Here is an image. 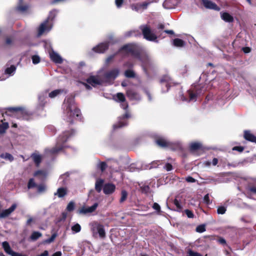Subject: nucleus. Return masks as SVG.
Listing matches in <instances>:
<instances>
[{"mask_svg": "<svg viewBox=\"0 0 256 256\" xmlns=\"http://www.w3.org/2000/svg\"><path fill=\"white\" fill-rule=\"evenodd\" d=\"M172 44L176 47H183L185 45V42L182 40L177 38L173 40Z\"/></svg>", "mask_w": 256, "mask_h": 256, "instance_id": "nucleus-31", "label": "nucleus"}, {"mask_svg": "<svg viewBox=\"0 0 256 256\" xmlns=\"http://www.w3.org/2000/svg\"><path fill=\"white\" fill-rule=\"evenodd\" d=\"M202 146L201 142H196L190 144V148L192 152L196 151L202 148Z\"/></svg>", "mask_w": 256, "mask_h": 256, "instance_id": "nucleus-24", "label": "nucleus"}, {"mask_svg": "<svg viewBox=\"0 0 256 256\" xmlns=\"http://www.w3.org/2000/svg\"><path fill=\"white\" fill-rule=\"evenodd\" d=\"M47 174L44 170H38L34 174V176L38 178L40 180H44Z\"/></svg>", "mask_w": 256, "mask_h": 256, "instance_id": "nucleus-26", "label": "nucleus"}, {"mask_svg": "<svg viewBox=\"0 0 256 256\" xmlns=\"http://www.w3.org/2000/svg\"><path fill=\"white\" fill-rule=\"evenodd\" d=\"M111 40L112 38H110V40ZM110 42V41L102 42L96 46L92 48V50L98 53H103L108 48Z\"/></svg>", "mask_w": 256, "mask_h": 256, "instance_id": "nucleus-10", "label": "nucleus"}, {"mask_svg": "<svg viewBox=\"0 0 256 256\" xmlns=\"http://www.w3.org/2000/svg\"><path fill=\"white\" fill-rule=\"evenodd\" d=\"M47 96V92H41L39 96H38V102L39 104L41 106H44L46 100L45 99L46 98Z\"/></svg>", "mask_w": 256, "mask_h": 256, "instance_id": "nucleus-25", "label": "nucleus"}, {"mask_svg": "<svg viewBox=\"0 0 256 256\" xmlns=\"http://www.w3.org/2000/svg\"><path fill=\"white\" fill-rule=\"evenodd\" d=\"M71 228L74 234L79 232L81 230V226L78 223L72 226Z\"/></svg>", "mask_w": 256, "mask_h": 256, "instance_id": "nucleus-37", "label": "nucleus"}, {"mask_svg": "<svg viewBox=\"0 0 256 256\" xmlns=\"http://www.w3.org/2000/svg\"><path fill=\"white\" fill-rule=\"evenodd\" d=\"M124 2V0H115V4L118 8H120Z\"/></svg>", "mask_w": 256, "mask_h": 256, "instance_id": "nucleus-53", "label": "nucleus"}, {"mask_svg": "<svg viewBox=\"0 0 256 256\" xmlns=\"http://www.w3.org/2000/svg\"><path fill=\"white\" fill-rule=\"evenodd\" d=\"M185 213L186 214L187 216L189 218H194V214L192 212V211L188 210H185Z\"/></svg>", "mask_w": 256, "mask_h": 256, "instance_id": "nucleus-52", "label": "nucleus"}, {"mask_svg": "<svg viewBox=\"0 0 256 256\" xmlns=\"http://www.w3.org/2000/svg\"><path fill=\"white\" fill-rule=\"evenodd\" d=\"M186 180L187 182L192 183L196 181V180L194 178L190 176L186 178Z\"/></svg>", "mask_w": 256, "mask_h": 256, "instance_id": "nucleus-54", "label": "nucleus"}, {"mask_svg": "<svg viewBox=\"0 0 256 256\" xmlns=\"http://www.w3.org/2000/svg\"><path fill=\"white\" fill-rule=\"evenodd\" d=\"M125 76L128 78H134V73L132 70H127L124 72Z\"/></svg>", "mask_w": 256, "mask_h": 256, "instance_id": "nucleus-43", "label": "nucleus"}, {"mask_svg": "<svg viewBox=\"0 0 256 256\" xmlns=\"http://www.w3.org/2000/svg\"><path fill=\"white\" fill-rule=\"evenodd\" d=\"M94 230L96 229L99 234V236L101 238H104L106 236L105 230L102 225L98 224V223H94L93 224Z\"/></svg>", "mask_w": 256, "mask_h": 256, "instance_id": "nucleus-18", "label": "nucleus"}, {"mask_svg": "<svg viewBox=\"0 0 256 256\" xmlns=\"http://www.w3.org/2000/svg\"><path fill=\"white\" fill-rule=\"evenodd\" d=\"M140 28L144 38L150 41H155L156 40V36L151 30L150 26L147 25H143L141 26Z\"/></svg>", "mask_w": 256, "mask_h": 256, "instance_id": "nucleus-7", "label": "nucleus"}, {"mask_svg": "<svg viewBox=\"0 0 256 256\" xmlns=\"http://www.w3.org/2000/svg\"><path fill=\"white\" fill-rule=\"evenodd\" d=\"M156 143L159 146L162 148H170L176 150L180 148V144L179 142L173 144L165 138H160L156 141Z\"/></svg>", "mask_w": 256, "mask_h": 256, "instance_id": "nucleus-8", "label": "nucleus"}, {"mask_svg": "<svg viewBox=\"0 0 256 256\" xmlns=\"http://www.w3.org/2000/svg\"><path fill=\"white\" fill-rule=\"evenodd\" d=\"M52 256H62L61 252H54Z\"/></svg>", "mask_w": 256, "mask_h": 256, "instance_id": "nucleus-63", "label": "nucleus"}, {"mask_svg": "<svg viewBox=\"0 0 256 256\" xmlns=\"http://www.w3.org/2000/svg\"><path fill=\"white\" fill-rule=\"evenodd\" d=\"M249 190L250 192L256 194V187L252 186L249 188Z\"/></svg>", "mask_w": 256, "mask_h": 256, "instance_id": "nucleus-60", "label": "nucleus"}, {"mask_svg": "<svg viewBox=\"0 0 256 256\" xmlns=\"http://www.w3.org/2000/svg\"><path fill=\"white\" fill-rule=\"evenodd\" d=\"M206 230L204 225H200L196 228V231L198 232H203Z\"/></svg>", "mask_w": 256, "mask_h": 256, "instance_id": "nucleus-47", "label": "nucleus"}, {"mask_svg": "<svg viewBox=\"0 0 256 256\" xmlns=\"http://www.w3.org/2000/svg\"><path fill=\"white\" fill-rule=\"evenodd\" d=\"M48 250H44L42 254H38L36 256H48Z\"/></svg>", "mask_w": 256, "mask_h": 256, "instance_id": "nucleus-59", "label": "nucleus"}, {"mask_svg": "<svg viewBox=\"0 0 256 256\" xmlns=\"http://www.w3.org/2000/svg\"><path fill=\"white\" fill-rule=\"evenodd\" d=\"M226 210V207L224 206H219L218 207L217 212L218 214H223Z\"/></svg>", "mask_w": 256, "mask_h": 256, "instance_id": "nucleus-40", "label": "nucleus"}, {"mask_svg": "<svg viewBox=\"0 0 256 256\" xmlns=\"http://www.w3.org/2000/svg\"><path fill=\"white\" fill-rule=\"evenodd\" d=\"M22 0H19V4L18 6L17 9L21 12H24L28 8V6L26 5L22 6Z\"/></svg>", "mask_w": 256, "mask_h": 256, "instance_id": "nucleus-36", "label": "nucleus"}, {"mask_svg": "<svg viewBox=\"0 0 256 256\" xmlns=\"http://www.w3.org/2000/svg\"><path fill=\"white\" fill-rule=\"evenodd\" d=\"M42 236V234L40 232H34L30 236V239L32 240H36Z\"/></svg>", "mask_w": 256, "mask_h": 256, "instance_id": "nucleus-38", "label": "nucleus"}, {"mask_svg": "<svg viewBox=\"0 0 256 256\" xmlns=\"http://www.w3.org/2000/svg\"><path fill=\"white\" fill-rule=\"evenodd\" d=\"M36 186V184L35 183L34 178H30V179L28 184V189L34 188Z\"/></svg>", "mask_w": 256, "mask_h": 256, "instance_id": "nucleus-41", "label": "nucleus"}, {"mask_svg": "<svg viewBox=\"0 0 256 256\" xmlns=\"http://www.w3.org/2000/svg\"><path fill=\"white\" fill-rule=\"evenodd\" d=\"M115 190V186L114 184H108L104 186L103 190L105 194H110L112 193Z\"/></svg>", "mask_w": 256, "mask_h": 256, "instance_id": "nucleus-22", "label": "nucleus"}, {"mask_svg": "<svg viewBox=\"0 0 256 256\" xmlns=\"http://www.w3.org/2000/svg\"><path fill=\"white\" fill-rule=\"evenodd\" d=\"M2 246L4 250V252L6 254H8L10 255L12 254L13 250H12L8 242H7L6 241L2 242Z\"/></svg>", "mask_w": 256, "mask_h": 256, "instance_id": "nucleus-30", "label": "nucleus"}, {"mask_svg": "<svg viewBox=\"0 0 256 256\" xmlns=\"http://www.w3.org/2000/svg\"><path fill=\"white\" fill-rule=\"evenodd\" d=\"M32 63L34 64H38L40 62V58L37 56L34 55L32 56Z\"/></svg>", "mask_w": 256, "mask_h": 256, "instance_id": "nucleus-46", "label": "nucleus"}, {"mask_svg": "<svg viewBox=\"0 0 256 256\" xmlns=\"http://www.w3.org/2000/svg\"><path fill=\"white\" fill-rule=\"evenodd\" d=\"M62 108L64 120L70 124H73L76 120L81 119L80 110L77 108L73 96H68L66 98Z\"/></svg>", "mask_w": 256, "mask_h": 256, "instance_id": "nucleus-1", "label": "nucleus"}, {"mask_svg": "<svg viewBox=\"0 0 256 256\" xmlns=\"http://www.w3.org/2000/svg\"><path fill=\"white\" fill-rule=\"evenodd\" d=\"M33 160L37 166H38L42 160V156L40 154H34L32 155Z\"/></svg>", "mask_w": 256, "mask_h": 256, "instance_id": "nucleus-32", "label": "nucleus"}, {"mask_svg": "<svg viewBox=\"0 0 256 256\" xmlns=\"http://www.w3.org/2000/svg\"><path fill=\"white\" fill-rule=\"evenodd\" d=\"M16 204H14L8 209L3 210L0 214V218H5L10 215L16 208Z\"/></svg>", "mask_w": 256, "mask_h": 256, "instance_id": "nucleus-16", "label": "nucleus"}, {"mask_svg": "<svg viewBox=\"0 0 256 256\" xmlns=\"http://www.w3.org/2000/svg\"><path fill=\"white\" fill-rule=\"evenodd\" d=\"M188 96H189V102L193 101L195 102L196 100V97L198 95L200 94L202 92L199 90H196V92H194L192 90H189L188 91Z\"/></svg>", "mask_w": 256, "mask_h": 256, "instance_id": "nucleus-23", "label": "nucleus"}, {"mask_svg": "<svg viewBox=\"0 0 256 256\" xmlns=\"http://www.w3.org/2000/svg\"><path fill=\"white\" fill-rule=\"evenodd\" d=\"M244 138L247 140L256 143V136L249 130H245L244 132Z\"/></svg>", "mask_w": 256, "mask_h": 256, "instance_id": "nucleus-21", "label": "nucleus"}, {"mask_svg": "<svg viewBox=\"0 0 256 256\" xmlns=\"http://www.w3.org/2000/svg\"><path fill=\"white\" fill-rule=\"evenodd\" d=\"M16 70V67L12 65L10 67L6 68L5 73L9 76L13 75L14 74Z\"/></svg>", "mask_w": 256, "mask_h": 256, "instance_id": "nucleus-34", "label": "nucleus"}, {"mask_svg": "<svg viewBox=\"0 0 256 256\" xmlns=\"http://www.w3.org/2000/svg\"><path fill=\"white\" fill-rule=\"evenodd\" d=\"M204 6L208 9L219 11L220 8L214 2L210 0H201Z\"/></svg>", "mask_w": 256, "mask_h": 256, "instance_id": "nucleus-14", "label": "nucleus"}, {"mask_svg": "<svg viewBox=\"0 0 256 256\" xmlns=\"http://www.w3.org/2000/svg\"><path fill=\"white\" fill-rule=\"evenodd\" d=\"M114 98L116 101L121 102L120 106L123 109L126 110L128 108V104L125 102V97L122 93H118Z\"/></svg>", "mask_w": 256, "mask_h": 256, "instance_id": "nucleus-11", "label": "nucleus"}, {"mask_svg": "<svg viewBox=\"0 0 256 256\" xmlns=\"http://www.w3.org/2000/svg\"><path fill=\"white\" fill-rule=\"evenodd\" d=\"M98 206V203H94L92 206L89 207H82L78 210V213L79 214H86L89 213H92L95 211Z\"/></svg>", "mask_w": 256, "mask_h": 256, "instance_id": "nucleus-13", "label": "nucleus"}, {"mask_svg": "<svg viewBox=\"0 0 256 256\" xmlns=\"http://www.w3.org/2000/svg\"><path fill=\"white\" fill-rule=\"evenodd\" d=\"M56 236L57 235L56 234H55V233L53 234L52 235L51 237L50 238L44 241V242L46 243V244H50V243L52 242L55 240L56 238Z\"/></svg>", "mask_w": 256, "mask_h": 256, "instance_id": "nucleus-42", "label": "nucleus"}, {"mask_svg": "<svg viewBox=\"0 0 256 256\" xmlns=\"http://www.w3.org/2000/svg\"><path fill=\"white\" fill-rule=\"evenodd\" d=\"M120 70L114 68L106 72L103 78L100 76H93L87 79V82L93 86L102 84L104 82L111 84L118 76Z\"/></svg>", "mask_w": 256, "mask_h": 256, "instance_id": "nucleus-2", "label": "nucleus"}, {"mask_svg": "<svg viewBox=\"0 0 256 256\" xmlns=\"http://www.w3.org/2000/svg\"><path fill=\"white\" fill-rule=\"evenodd\" d=\"M176 4L175 0H165L163 3V6L166 8H172Z\"/></svg>", "mask_w": 256, "mask_h": 256, "instance_id": "nucleus-29", "label": "nucleus"}, {"mask_svg": "<svg viewBox=\"0 0 256 256\" xmlns=\"http://www.w3.org/2000/svg\"><path fill=\"white\" fill-rule=\"evenodd\" d=\"M164 168L166 169L167 171H170L172 170V166L170 164L168 163L165 165Z\"/></svg>", "mask_w": 256, "mask_h": 256, "instance_id": "nucleus-55", "label": "nucleus"}, {"mask_svg": "<svg viewBox=\"0 0 256 256\" xmlns=\"http://www.w3.org/2000/svg\"><path fill=\"white\" fill-rule=\"evenodd\" d=\"M98 168H100L102 172H103L106 167V164L104 162H100L98 165Z\"/></svg>", "mask_w": 256, "mask_h": 256, "instance_id": "nucleus-51", "label": "nucleus"}, {"mask_svg": "<svg viewBox=\"0 0 256 256\" xmlns=\"http://www.w3.org/2000/svg\"><path fill=\"white\" fill-rule=\"evenodd\" d=\"M128 196V193L125 190H122L121 194V198L120 200V203L125 201Z\"/></svg>", "mask_w": 256, "mask_h": 256, "instance_id": "nucleus-39", "label": "nucleus"}, {"mask_svg": "<svg viewBox=\"0 0 256 256\" xmlns=\"http://www.w3.org/2000/svg\"><path fill=\"white\" fill-rule=\"evenodd\" d=\"M218 162V160L216 158H214L212 160V164L213 166H216Z\"/></svg>", "mask_w": 256, "mask_h": 256, "instance_id": "nucleus-62", "label": "nucleus"}, {"mask_svg": "<svg viewBox=\"0 0 256 256\" xmlns=\"http://www.w3.org/2000/svg\"><path fill=\"white\" fill-rule=\"evenodd\" d=\"M8 128V123H4L2 125H0V133L2 134L4 133L6 130Z\"/></svg>", "mask_w": 256, "mask_h": 256, "instance_id": "nucleus-45", "label": "nucleus"}, {"mask_svg": "<svg viewBox=\"0 0 256 256\" xmlns=\"http://www.w3.org/2000/svg\"><path fill=\"white\" fill-rule=\"evenodd\" d=\"M160 83L166 88V90H163L164 92H166L168 90L170 84L172 83V80L169 76L166 75L161 78Z\"/></svg>", "mask_w": 256, "mask_h": 256, "instance_id": "nucleus-19", "label": "nucleus"}, {"mask_svg": "<svg viewBox=\"0 0 256 256\" xmlns=\"http://www.w3.org/2000/svg\"><path fill=\"white\" fill-rule=\"evenodd\" d=\"M66 90L64 89L55 90L48 94V96L51 98H54L63 93L66 94Z\"/></svg>", "mask_w": 256, "mask_h": 256, "instance_id": "nucleus-20", "label": "nucleus"}, {"mask_svg": "<svg viewBox=\"0 0 256 256\" xmlns=\"http://www.w3.org/2000/svg\"><path fill=\"white\" fill-rule=\"evenodd\" d=\"M136 46L134 44H128L124 46L120 50V52L128 54H131L142 62V66L144 71L146 68L150 64L151 60L146 54H136Z\"/></svg>", "mask_w": 256, "mask_h": 256, "instance_id": "nucleus-4", "label": "nucleus"}, {"mask_svg": "<svg viewBox=\"0 0 256 256\" xmlns=\"http://www.w3.org/2000/svg\"><path fill=\"white\" fill-rule=\"evenodd\" d=\"M152 208L154 210H158V211H159L160 210V205L156 203V202L154 204Z\"/></svg>", "mask_w": 256, "mask_h": 256, "instance_id": "nucleus-56", "label": "nucleus"}, {"mask_svg": "<svg viewBox=\"0 0 256 256\" xmlns=\"http://www.w3.org/2000/svg\"><path fill=\"white\" fill-rule=\"evenodd\" d=\"M67 190L66 188H58L54 194V196H57L58 198H63L66 194Z\"/></svg>", "mask_w": 256, "mask_h": 256, "instance_id": "nucleus-28", "label": "nucleus"}, {"mask_svg": "<svg viewBox=\"0 0 256 256\" xmlns=\"http://www.w3.org/2000/svg\"><path fill=\"white\" fill-rule=\"evenodd\" d=\"M174 204L176 206L177 210L180 212L182 209V206L179 201L178 200L175 199L174 201Z\"/></svg>", "mask_w": 256, "mask_h": 256, "instance_id": "nucleus-48", "label": "nucleus"}, {"mask_svg": "<svg viewBox=\"0 0 256 256\" xmlns=\"http://www.w3.org/2000/svg\"><path fill=\"white\" fill-rule=\"evenodd\" d=\"M218 242L221 244H226V240L224 238H220L219 240H218Z\"/></svg>", "mask_w": 256, "mask_h": 256, "instance_id": "nucleus-61", "label": "nucleus"}, {"mask_svg": "<svg viewBox=\"0 0 256 256\" xmlns=\"http://www.w3.org/2000/svg\"><path fill=\"white\" fill-rule=\"evenodd\" d=\"M38 190L40 193L44 192L46 190V186L44 184H40L38 186Z\"/></svg>", "mask_w": 256, "mask_h": 256, "instance_id": "nucleus-49", "label": "nucleus"}, {"mask_svg": "<svg viewBox=\"0 0 256 256\" xmlns=\"http://www.w3.org/2000/svg\"><path fill=\"white\" fill-rule=\"evenodd\" d=\"M153 0H150L148 2H144L142 3H137L131 5L130 8L132 10L138 12L143 10H146L148 6L152 2Z\"/></svg>", "mask_w": 256, "mask_h": 256, "instance_id": "nucleus-9", "label": "nucleus"}, {"mask_svg": "<svg viewBox=\"0 0 256 256\" xmlns=\"http://www.w3.org/2000/svg\"><path fill=\"white\" fill-rule=\"evenodd\" d=\"M76 132L74 130L64 131L58 138L55 147L51 149H46V153L54 154L62 151L68 146L65 144L75 135Z\"/></svg>", "mask_w": 256, "mask_h": 256, "instance_id": "nucleus-3", "label": "nucleus"}, {"mask_svg": "<svg viewBox=\"0 0 256 256\" xmlns=\"http://www.w3.org/2000/svg\"><path fill=\"white\" fill-rule=\"evenodd\" d=\"M130 117V114L127 112H126L124 116L119 118L118 123L114 125V128L116 129L117 128H122L126 126L127 124V122L125 118Z\"/></svg>", "mask_w": 256, "mask_h": 256, "instance_id": "nucleus-12", "label": "nucleus"}, {"mask_svg": "<svg viewBox=\"0 0 256 256\" xmlns=\"http://www.w3.org/2000/svg\"><path fill=\"white\" fill-rule=\"evenodd\" d=\"M190 256H202V255L198 252H194L192 250H189L188 252Z\"/></svg>", "mask_w": 256, "mask_h": 256, "instance_id": "nucleus-50", "label": "nucleus"}, {"mask_svg": "<svg viewBox=\"0 0 256 256\" xmlns=\"http://www.w3.org/2000/svg\"><path fill=\"white\" fill-rule=\"evenodd\" d=\"M50 56L52 60L56 64H61L62 62V58L56 52L52 50L49 52Z\"/></svg>", "mask_w": 256, "mask_h": 256, "instance_id": "nucleus-17", "label": "nucleus"}, {"mask_svg": "<svg viewBox=\"0 0 256 256\" xmlns=\"http://www.w3.org/2000/svg\"><path fill=\"white\" fill-rule=\"evenodd\" d=\"M233 150H238L240 152H242L243 151V150H244V148L243 147H242V146H235L233 148H232Z\"/></svg>", "mask_w": 256, "mask_h": 256, "instance_id": "nucleus-57", "label": "nucleus"}, {"mask_svg": "<svg viewBox=\"0 0 256 256\" xmlns=\"http://www.w3.org/2000/svg\"><path fill=\"white\" fill-rule=\"evenodd\" d=\"M56 14L54 10L50 12L48 17L40 26L38 29V36H40L45 32H48L52 27V20Z\"/></svg>", "mask_w": 256, "mask_h": 256, "instance_id": "nucleus-5", "label": "nucleus"}, {"mask_svg": "<svg viewBox=\"0 0 256 256\" xmlns=\"http://www.w3.org/2000/svg\"><path fill=\"white\" fill-rule=\"evenodd\" d=\"M103 183L104 180L102 179L98 180H96L95 184V188L98 192H100L101 191Z\"/></svg>", "mask_w": 256, "mask_h": 256, "instance_id": "nucleus-35", "label": "nucleus"}, {"mask_svg": "<svg viewBox=\"0 0 256 256\" xmlns=\"http://www.w3.org/2000/svg\"><path fill=\"white\" fill-rule=\"evenodd\" d=\"M33 221V218H30L26 221V224L30 225V223Z\"/></svg>", "mask_w": 256, "mask_h": 256, "instance_id": "nucleus-64", "label": "nucleus"}, {"mask_svg": "<svg viewBox=\"0 0 256 256\" xmlns=\"http://www.w3.org/2000/svg\"><path fill=\"white\" fill-rule=\"evenodd\" d=\"M126 95L128 98L132 100H141V96L139 94L132 89L127 90Z\"/></svg>", "mask_w": 256, "mask_h": 256, "instance_id": "nucleus-15", "label": "nucleus"}, {"mask_svg": "<svg viewBox=\"0 0 256 256\" xmlns=\"http://www.w3.org/2000/svg\"><path fill=\"white\" fill-rule=\"evenodd\" d=\"M74 208V203L73 202H70L67 206H66V210L68 212H71L73 210Z\"/></svg>", "mask_w": 256, "mask_h": 256, "instance_id": "nucleus-44", "label": "nucleus"}, {"mask_svg": "<svg viewBox=\"0 0 256 256\" xmlns=\"http://www.w3.org/2000/svg\"><path fill=\"white\" fill-rule=\"evenodd\" d=\"M221 18L224 21L228 22H232L234 20V18L228 12L222 13Z\"/></svg>", "mask_w": 256, "mask_h": 256, "instance_id": "nucleus-27", "label": "nucleus"}, {"mask_svg": "<svg viewBox=\"0 0 256 256\" xmlns=\"http://www.w3.org/2000/svg\"><path fill=\"white\" fill-rule=\"evenodd\" d=\"M0 157L2 158L8 160L10 162H12L14 160L13 156L9 153L2 154L0 155Z\"/></svg>", "mask_w": 256, "mask_h": 256, "instance_id": "nucleus-33", "label": "nucleus"}, {"mask_svg": "<svg viewBox=\"0 0 256 256\" xmlns=\"http://www.w3.org/2000/svg\"><path fill=\"white\" fill-rule=\"evenodd\" d=\"M8 112H12V115L18 118L28 120V112L20 108H8Z\"/></svg>", "mask_w": 256, "mask_h": 256, "instance_id": "nucleus-6", "label": "nucleus"}, {"mask_svg": "<svg viewBox=\"0 0 256 256\" xmlns=\"http://www.w3.org/2000/svg\"><path fill=\"white\" fill-rule=\"evenodd\" d=\"M146 94L148 96V100L149 101H152V97L151 94L150 93V92L147 91V90H146Z\"/></svg>", "mask_w": 256, "mask_h": 256, "instance_id": "nucleus-58", "label": "nucleus"}]
</instances>
